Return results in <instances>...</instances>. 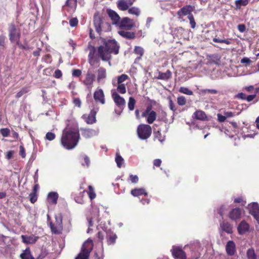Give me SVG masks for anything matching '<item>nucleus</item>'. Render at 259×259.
I'll use <instances>...</instances> for the list:
<instances>
[{
	"label": "nucleus",
	"instance_id": "1",
	"mask_svg": "<svg viewBox=\"0 0 259 259\" xmlns=\"http://www.w3.org/2000/svg\"><path fill=\"white\" fill-rule=\"evenodd\" d=\"M80 139V135L77 128H66L63 131L61 143L66 149L74 148Z\"/></svg>",
	"mask_w": 259,
	"mask_h": 259
},
{
	"label": "nucleus",
	"instance_id": "2",
	"mask_svg": "<svg viewBox=\"0 0 259 259\" xmlns=\"http://www.w3.org/2000/svg\"><path fill=\"white\" fill-rule=\"evenodd\" d=\"M119 46L114 39H109L104 42L103 45L98 48L97 55L104 61L111 59V54L117 55L119 52Z\"/></svg>",
	"mask_w": 259,
	"mask_h": 259
},
{
	"label": "nucleus",
	"instance_id": "3",
	"mask_svg": "<svg viewBox=\"0 0 259 259\" xmlns=\"http://www.w3.org/2000/svg\"><path fill=\"white\" fill-rule=\"evenodd\" d=\"M93 243L92 240H87L82 245L81 251L75 259H88L90 253L93 249Z\"/></svg>",
	"mask_w": 259,
	"mask_h": 259
},
{
	"label": "nucleus",
	"instance_id": "4",
	"mask_svg": "<svg viewBox=\"0 0 259 259\" xmlns=\"http://www.w3.org/2000/svg\"><path fill=\"white\" fill-rule=\"evenodd\" d=\"M152 128L148 124H140L137 128L138 137L142 140L148 139L151 135Z\"/></svg>",
	"mask_w": 259,
	"mask_h": 259
},
{
	"label": "nucleus",
	"instance_id": "5",
	"mask_svg": "<svg viewBox=\"0 0 259 259\" xmlns=\"http://www.w3.org/2000/svg\"><path fill=\"white\" fill-rule=\"evenodd\" d=\"M9 36L10 40L11 42H13L16 41L18 45L20 46L22 48H24V47L20 43V34L17 32L16 27L14 24H11L10 26Z\"/></svg>",
	"mask_w": 259,
	"mask_h": 259
},
{
	"label": "nucleus",
	"instance_id": "6",
	"mask_svg": "<svg viewBox=\"0 0 259 259\" xmlns=\"http://www.w3.org/2000/svg\"><path fill=\"white\" fill-rule=\"evenodd\" d=\"M142 116L146 117L147 122L151 124L156 120L157 114L156 112L151 110V107H148L146 110L142 113Z\"/></svg>",
	"mask_w": 259,
	"mask_h": 259
},
{
	"label": "nucleus",
	"instance_id": "7",
	"mask_svg": "<svg viewBox=\"0 0 259 259\" xmlns=\"http://www.w3.org/2000/svg\"><path fill=\"white\" fill-rule=\"evenodd\" d=\"M118 26L120 29L130 30L135 26V24L133 20L124 17L118 23Z\"/></svg>",
	"mask_w": 259,
	"mask_h": 259
},
{
	"label": "nucleus",
	"instance_id": "8",
	"mask_svg": "<svg viewBox=\"0 0 259 259\" xmlns=\"http://www.w3.org/2000/svg\"><path fill=\"white\" fill-rule=\"evenodd\" d=\"M82 136L85 139H90L96 136L99 134L98 129L84 128L80 129Z\"/></svg>",
	"mask_w": 259,
	"mask_h": 259
},
{
	"label": "nucleus",
	"instance_id": "9",
	"mask_svg": "<svg viewBox=\"0 0 259 259\" xmlns=\"http://www.w3.org/2000/svg\"><path fill=\"white\" fill-rule=\"evenodd\" d=\"M112 97L116 105L120 110H123L125 105V101L123 98L120 96L116 92H113Z\"/></svg>",
	"mask_w": 259,
	"mask_h": 259
},
{
	"label": "nucleus",
	"instance_id": "10",
	"mask_svg": "<svg viewBox=\"0 0 259 259\" xmlns=\"http://www.w3.org/2000/svg\"><path fill=\"white\" fill-rule=\"evenodd\" d=\"M95 79V75L92 73L91 71H88L86 74L85 78L83 80V83L88 89H91Z\"/></svg>",
	"mask_w": 259,
	"mask_h": 259
},
{
	"label": "nucleus",
	"instance_id": "11",
	"mask_svg": "<svg viewBox=\"0 0 259 259\" xmlns=\"http://www.w3.org/2000/svg\"><path fill=\"white\" fill-rule=\"evenodd\" d=\"M173 256L177 259H186V255L184 251L179 247L174 246L171 249Z\"/></svg>",
	"mask_w": 259,
	"mask_h": 259
},
{
	"label": "nucleus",
	"instance_id": "12",
	"mask_svg": "<svg viewBox=\"0 0 259 259\" xmlns=\"http://www.w3.org/2000/svg\"><path fill=\"white\" fill-rule=\"evenodd\" d=\"M76 6L77 0H67L63 8L69 13H72L75 11Z\"/></svg>",
	"mask_w": 259,
	"mask_h": 259
},
{
	"label": "nucleus",
	"instance_id": "13",
	"mask_svg": "<svg viewBox=\"0 0 259 259\" xmlns=\"http://www.w3.org/2000/svg\"><path fill=\"white\" fill-rule=\"evenodd\" d=\"M94 98L95 100L97 102H100L102 104L105 103L104 94L103 91L101 89H97L94 94Z\"/></svg>",
	"mask_w": 259,
	"mask_h": 259
},
{
	"label": "nucleus",
	"instance_id": "14",
	"mask_svg": "<svg viewBox=\"0 0 259 259\" xmlns=\"http://www.w3.org/2000/svg\"><path fill=\"white\" fill-rule=\"evenodd\" d=\"M133 4L132 0H118L117 2L118 8L121 11H125Z\"/></svg>",
	"mask_w": 259,
	"mask_h": 259
},
{
	"label": "nucleus",
	"instance_id": "15",
	"mask_svg": "<svg viewBox=\"0 0 259 259\" xmlns=\"http://www.w3.org/2000/svg\"><path fill=\"white\" fill-rule=\"evenodd\" d=\"M106 70L103 67H100L97 71V81L98 83H104L106 78Z\"/></svg>",
	"mask_w": 259,
	"mask_h": 259
},
{
	"label": "nucleus",
	"instance_id": "16",
	"mask_svg": "<svg viewBox=\"0 0 259 259\" xmlns=\"http://www.w3.org/2000/svg\"><path fill=\"white\" fill-rule=\"evenodd\" d=\"M193 10L192 6L188 5L181 8L177 13L179 16V19H182L183 16L189 15V14H192L191 12Z\"/></svg>",
	"mask_w": 259,
	"mask_h": 259
},
{
	"label": "nucleus",
	"instance_id": "17",
	"mask_svg": "<svg viewBox=\"0 0 259 259\" xmlns=\"http://www.w3.org/2000/svg\"><path fill=\"white\" fill-rule=\"evenodd\" d=\"M96 111L92 110L89 115H83L82 118L88 124H93L96 121Z\"/></svg>",
	"mask_w": 259,
	"mask_h": 259
},
{
	"label": "nucleus",
	"instance_id": "18",
	"mask_svg": "<svg viewBox=\"0 0 259 259\" xmlns=\"http://www.w3.org/2000/svg\"><path fill=\"white\" fill-rule=\"evenodd\" d=\"M249 224L244 221H241L237 227L238 233L241 235L248 232L249 231Z\"/></svg>",
	"mask_w": 259,
	"mask_h": 259
},
{
	"label": "nucleus",
	"instance_id": "19",
	"mask_svg": "<svg viewBox=\"0 0 259 259\" xmlns=\"http://www.w3.org/2000/svg\"><path fill=\"white\" fill-rule=\"evenodd\" d=\"M226 250L229 255H233L236 251V246L233 241H229L226 246Z\"/></svg>",
	"mask_w": 259,
	"mask_h": 259
},
{
	"label": "nucleus",
	"instance_id": "20",
	"mask_svg": "<svg viewBox=\"0 0 259 259\" xmlns=\"http://www.w3.org/2000/svg\"><path fill=\"white\" fill-rule=\"evenodd\" d=\"M22 241L26 244H33L37 240L38 237L33 235L30 236L21 235Z\"/></svg>",
	"mask_w": 259,
	"mask_h": 259
},
{
	"label": "nucleus",
	"instance_id": "21",
	"mask_svg": "<svg viewBox=\"0 0 259 259\" xmlns=\"http://www.w3.org/2000/svg\"><path fill=\"white\" fill-rule=\"evenodd\" d=\"M108 14L113 21V24L118 25L120 22V17L115 11L109 10L108 11Z\"/></svg>",
	"mask_w": 259,
	"mask_h": 259
},
{
	"label": "nucleus",
	"instance_id": "22",
	"mask_svg": "<svg viewBox=\"0 0 259 259\" xmlns=\"http://www.w3.org/2000/svg\"><path fill=\"white\" fill-rule=\"evenodd\" d=\"M241 211L240 208H235L233 209L229 213V218L232 220L236 221L240 218Z\"/></svg>",
	"mask_w": 259,
	"mask_h": 259
},
{
	"label": "nucleus",
	"instance_id": "23",
	"mask_svg": "<svg viewBox=\"0 0 259 259\" xmlns=\"http://www.w3.org/2000/svg\"><path fill=\"white\" fill-rule=\"evenodd\" d=\"M118 33L120 36L127 39H134L135 37L134 32L128 31L125 29H120L118 30Z\"/></svg>",
	"mask_w": 259,
	"mask_h": 259
},
{
	"label": "nucleus",
	"instance_id": "24",
	"mask_svg": "<svg viewBox=\"0 0 259 259\" xmlns=\"http://www.w3.org/2000/svg\"><path fill=\"white\" fill-rule=\"evenodd\" d=\"M58 194L55 192H50L48 195V200L50 203L56 204L57 203Z\"/></svg>",
	"mask_w": 259,
	"mask_h": 259
},
{
	"label": "nucleus",
	"instance_id": "25",
	"mask_svg": "<svg viewBox=\"0 0 259 259\" xmlns=\"http://www.w3.org/2000/svg\"><path fill=\"white\" fill-rule=\"evenodd\" d=\"M102 20L99 16H95L94 19V24L96 31L100 33L101 32Z\"/></svg>",
	"mask_w": 259,
	"mask_h": 259
},
{
	"label": "nucleus",
	"instance_id": "26",
	"mask_svg": "<svg viewBox=\"0 0 259 259\" xmlns=\"http://www.w3.org/2000/svg\"><path fill=\"white\" fill-rule=\"evenodd\" d=\"M193 117L197 119L205 120L207 119V116L205 112L202 110H197L193 114Z\"/></svg>",
	"mask_w": 259,
	"mask_h": 259
},
{
	"label": "nucleus",
	"instance_id": "27",
	"mask_svg": "<svg viewBox=\"0 0 259 259\" xmlns=\"http://www.w3.org/2000/svg\"><path fill=\"white\" fill-rule=\"evenodd\" d=\"M88 49L90 51V53L89 54V62L92 65H93V60L97 53V50L95 47L91 45H89L88 46Z\"/></svg>",
	"mask_w": 259,
	"mask_h": 259
},
{
	"label": "nucleus",
	"instance_id": "28",
	"mask_svg": "<svg viewBox=\"0 0 259 259\" xmlns=\"http://www.w3.org/2000/svg\"><path fill=\"white\" fill-rule=\"evenodd\" d=\"M220 227L226 233L229 234L232 233V227L229 223L222 222L220 224Z\"/></svg>",
	"mask_w": 259,
	"mask_h": 259
},
{
	"label": "nucleus",
	"instance_id": "29",
	"mask_svg": "<svg viewBox=\"0 0 259 259\" xmlns=\"http://www.w3.org/2000/svg\"><path fill=\"white\" fill-rule=\"evenodd\" d=\"M131 194L135 197H137L143 194H144L145 196L147 195V193L143 188L133 189L131 191Z\"/></svg>",
	"mask_w": 259,
	"mask_h": 259
},
{
	"label": "nucleus",
	"instance_id": "30",
	"mask_svg": "<svg viewBox=\"0 0 259 259\" xmlns=\"http://www.w3.org/2000/svg\"><path fill=\"white\" fill-rule=\"evenodd\" d=\"M115 161L116 163L117 166L118 168L121 167V166H124V159L121 157V156L119 154L118 152L116 153V156L115 158Z\"/></svg>",
	"mask_w": 259,
	"mask_h": 259
},
{
	"label": "nucleus",
	"instance_id": "31",
	"mask_svg": "<svg viewBox=\"0 0 259 259\" xmlns=\"http://www.w3.org/2000/svg\"><path fill=\"white\" fill-rule=\"evenodd\" d=\"M62 216L59 214L56 217V225L58 226V229L55 230V232L56 233H61L62 230Z\"/></svg>",
	"mask_w": 259,
	"mask_h": 259
},
{
	"label": "nucleus",
	"instance_id": "32",
	"mask_svg": "<svg viewBox=\"0 0 259 259\" xmlns=\"http://www.w3.org/2000/svg\"><path fill=\"white\" fill-rule=\"evenodd\" d=\"M171 72L167 70L165 72H159L158 76L157 77V78L158 79L162 80H167L171 77Z\"/></svg>",
	"mask_w": 259,
	"mask_h": 259
},
{
	"label": "nucleus",
	"instance_id": "33",
	"mask_svg": "<svg viewBox=\"0 0 259 259\" xmlns=\"http://www.w3.org/2000/svg\"><path fill=\"white\" fill-rule=\"evenodd\" d=\"M157 120L160 121H163L165 123L168 122V119L167 118V114L164 111L159 112L158 115H157Z\"/></svg>",
	"mask_w": 259,
	"mask_h": 259
},
{
	"label": "nucleus",
	"instance_id": "34",
	"mask_svg": "<svg viewBox=\"0 0 259 259\" xmlns=\"http://www.w3.org/2000/svg\"><path fill=\"white\" fill-rule=\"evenodd\" d=\"M248 3V0H236L235 2L237 9H240L242 6H246Z\"/></svg>",
	"mask_w": 259,
	"mask_h": 259
},
{
	"label": "nucleus",
	"instance_id": "35",
	"mask_svg": "<svg viewBox=\"0 0 259 259\" xmlns=\"http://www.w3.org/2000/svg\"><path fill=\"white\" fill-rule=\"evenodd\" d=\"M246 255L248 259H256V255L253 248H251L247 250Z\"/></svg>",
	"mask_w": 259,
	"mask_h": 259
},
{
	"label": "nucleus",
	"instance_id": "36",
	"mask_svg": "<svg viewBox=\"0 0 259 259\" xmlns=\"http://www.w3.org/2000/svg\"><path fill=\"white\" fill-rule=\"evenodd\" d=\"M89 191L88 192V194L89 198L92 200L96 198V194L95 191V189L92 186H89L88 187Z\"/></svg>",
	"mask_w": 259,
	"mask_h": 259
},
{
	"label": "nucleus",
	"instance_id": "37",
	"mask_svg": "<svg viewBox=\"0 0 259 259\" xmlns=\"http://www.w3.org/2000/svg\"><path fill=\"white\" fill-rule=\"evenodd\" d=\"M22 259H32V257L30 254L29 249H26L23 253L20 255Z\"/></svg>",
	"mask_w": 259,
	"mask_h": 259
},
{
	"label": "nucleus",
	"instance_id": "38",
	"mask_svg": "<svg viewBox=\"0 0 259 259\" xmlns=\"http://www.w3.org/2000/svg\"><path fill=\"white\" fill-rule=\"evenodd\" d=\"M228 209V206L227 205H222L219 209H218V212L221 217H223Z\"/></svg>",
	"mask_w": 259,
	"mask_h": 259
},
{
	"label": "nucleus",
	"instance_id": "39",
	"mask_svg": "<svg viewBox=\"0 0 259 259\" xmlns=\"http://www.w3.org/2000/svg\"><path fill=\"white\" fill-rule=\"evenodd\" d=\"M135 104L136 100L134 98L132 97H130L128 102V108L130 110L132 111L134 109Z\"/></svg>",
	"mask_w": 259,
	"mask_h": 259
},
{
	"label": "nucleus",
	"instance_id": "40",
	"mask_svg": "<svg viewBox=\"0 0 259 259\" xmlns=\"http://www.w3.org/2000/svg\"><path fill=\"white\" fill-rule=\"evenodd\" d=\"M134 52L137 55H139V58H140L143 55L144 49L141 47L136 46L135 48Z\"/></svg>",
	"mask_w": 259,
	"mask_h": 259
},
{
	"label": "nucleus",
	"instance_id": "41",
	"mask_svg": "<svg viewBox=\"0 0 259 259\" xmlns=\"http://www.w3.org/2000/svg\"><path fill=\"white\" fill-rule=\"evenodd\" d=\"M179 92L183 94L188 95H192L193 92L190 90L188 88L186 87H181L179 89Z\"/></svg>",
	"mask_w": 259,
	"mask_h": 259
},
{
	"label": "nucleus",
	"instance_id": "42",
	"mask_svg": "<svg viewBox=\"0 0 259 259\" xmlns=\"http://www.w3.org/2000/svg\"><path fill=\"white\" fill-rule=\"evenodd\" d=\"M128 12L130 14L135 15L137 16H139L140 14V11L139 9L136 7H132L129 9Z\"/></svg>",
	"mask_w": 259,
	"mask_h": 259
},
{
	"label": "nucleus",
	"instance_id": "43",
	"mask_svg": "<svg viewBox=\"0 0 259 259\" xmlns=\"http://www.w3.org/2000/svg\"><path fill=\"white\" fill-rule=\"evenodd\" d=\"M200 94H205L207 93H209L211 94H216L218 93V91L215 90L213 89H204L200 91Z\"/></svg>",
	"mask_w": 259,
	"mask_h": 259
},
{
	"label": "nucleus",
	"instance_id": "44",
	"mask_svg": "<svg viewBox=\"0 0 259 259\" xmlns=\"http://www.w3.org/2000/svg\"><path fill=\"white\" fill-rule=\"evenodd\" d=\"M117 91L120 94H125L126 93V88L124 84H118L117 88Z\"/></svg>",
	"mask_w": 259,
	"mask_h": 259
},
{
	"label": "nucleus",
	"instance_id": "45",
	"mask_svg": "<svg viewBox=\"0 0 259 259\" xmlns=\"http://www.w3.org/2000/svg\"><path fill=\"white\" fill-rule=\"evenodd\" d=\"M178 104L180 106H183L185 105L186 103V100L185 97L184 96H180L177 99Z\"/></svg>",
	"mask_w": 259,
	"mask_h": 259
},
{
	"label": "nucleus",
	"instance_id": "46",
	"mask_svg": "<svg viewBox=\"0 0 259 259\" xmlns=\"http://www.w3.org/2000/svg\"><path fill=\"white\" fill-rule=\"evenodd\" d=\"M128 76L126 74H122L118 77L117 82L118 84H122V82L128 78Z\"/></svg>",
	"mask_w": 259,
	"mask_h": 259
},
{
	"label": "nucleus",
	"instance_id": "47",
	"mask_svg": "<svg viewBox=\"0 0 259 259\" xmlns=\"http://www.w3.org/2000/svg\"><path fill=\"white\" fill-rule=\"evenodd\" d=\"M213 41L215 42H219V43H225L227 45L231 44V41L228 39H219L217 38H214L213 39Z\"/></svg>",
	"mask_w": 259,
	"mask_h": 259
},
{
	"label": "nucleus",
	"instance_id": "48",
	"mask_svg": "<svg viewBox=\"0 0 259 259\" xmlns=\"http://www.w3.org/2000/svg\"><path fill=\"white\" fill-rule=\"evenodd\" d=\"M188 18L190 21V24L191 25V28H194L195 27L196 23L193 15L189 14V15L188 16Z\"/></svg>",
	"mask_w": 259,
	"mask_h": 259
},
{
	"label": "nucleus",
	"instance_id": "49",
	"mask_svg": "<svg viewBox=\"0 0 259 259\" xmlns=\"http://www.w3.org/2000/svg\"><path fill=\"white\" fill-rule=\"evenodd\" d=\"M56 137L54 133L52 132H48L46 135V139L49 141L53 140Z\"/></svg>",
	"mask_w": 259,
	"mask_h": 259
},
{
	"label": "nucleus",
	"instance_id": "50",
	"mask_svg": "<svg viewBox=\"0 0 259 259\" xmlns=\"http://www.w3.org/2000/svg\"><path fill=\"white\" fill-rule=\"evenodd\" d=\"M116 238L117 236L115 234L110 236L107 241L108 244H113L115 242Z\"/></svg>",
	"mask_w": 259,
	"mask_h": 259
},
{
	"label": "nucleus",
	"instance_id": "51",
	"mask_svg": "<svg viewBox=\"0 0 259 259\" xmlns=\"http://www.w3.org/2000/svg\"><path fill=\"white\" fill-rule=\"evenodd\" d=\"M30 201L32 203H34L37 200V195L35 193H31L29 195Z\"/></svg>",
	"mask_w": 259,
	"mask_h": 259
},
{
	"label": "nucleus",
	"instance_id": "52",
	"mask_svg": "<svg viewBox=\"0 0 259 259\" xmlns=\"http://www.w3.org/2000/svg\"><path fill=\"white\" fill-rule=\"evenodd\" d=\"M1 133L4 137H7L10 134V130L7 128H2Z\"/></svg>",
	"mask_w": 259,
	"mask_h": 259
},
{
	"label": "nucleus",
	"instance_id": "53",
	"mask_svg": "<svg viewBox=\"0 0 259 259\" xmlns=\"http://www.w3.org/2000/svg\"><path fill=\"white\" fill-rule=\"evenodd\" d=\"M28 89L27 88H23L20 92H19L16 95V98H19L21 97L23 94L27 93Z\"/></svg>",
	"mask_w": 259,
	"mask_h": 259
},
{
	"label": "nucleus",
	"instance_id": "54",
	"mask_svg": "<svg viewBox=\"0 0 259 259\" xmlns=\"http://www.w3.org/2000/svg\"><path fill=\"white\" fill-rule=\"evenodd\" d=\"M78 24V20L76 18H73L69 21V24L71 27L76 26Z\"/></svg>",
	"mask_w": 259,
	"mask_h": 259
},
{
	"label": "nucleus",
	"instance_id": "55",
	"mask_svg": "<svg viewBox=\"0 0 259 259\" xmlns=\"http://www.w3.org/2000/svg\"><path fill=\"white\" fill-rule=\"evenodd\" d=\"M130 180L133 183H137L139 181V178L137 175H131Z\"/></svg>",
	"mask_w": 259,
	"mask_h": 259
},
{
	"label": "nucleus",
	"instance_id": "56",
	"mask_svg": "<svg viewBox=\"0 0 259 259\" xmlns=\"http://www.w3.org/2000/svg\"><path fill=\"white\" fill-rule=\"evenodd\" d=\"M155 137L158 140V141H159L160 142H162L163 140H164V139L161 136V133L160 132V131H157L156 133H155Z\"/></svg>",
	"mask_w": 259,
	"mask_h": 259
},
{
	"label": "nucleus",
	"instance_id": "57",
	"mask_svg": "<svg viewBox=\"0 0 259 259\" xmlns=\"http://www.w3.org/2000/svg\"><path fill=\"white\" fill-rule=\"evenodd\" d=\"M81 74V71L79 69H74L72 71V75L75 77H79Z\"/></svg>",
	"mask_w": 259,
	"mask_h": 259
},
{
	"label": "nucleus",
	"instance_id": "58",
	"mask_svg": "<svg viewBox=\"0 0 259 259\" xmlns=\"http://www.w3.org/2000/svg\"><path fill=\"white\" fill-rule=\"evenodd\" d=\"M14 151L11 150L9 151L6 153V157L7 159H10L13 158V155L14 154Z\"/></svg>",
	"mask_w": 259,
	"mask_h": 259
},
{
	"label": "nucleus",
	"instance_id": "59",
	"mask_svg": "<svg viewBox=\"0 0 259 259\" xmlns=\"http://www.w3.org/2000/svg\"><path fill=\"white\" fill-rule=\"evenodd\" d=\"M20 155L22 158H25L26 156L25 149L22 145L20 146Z\"/></svg>",
	"mask_w": 259,
	"mask_h": 259
},
{
	"label": "nucleus",
	"instance_id": "60",
	"mask_svg": "<svg viewBox=\"0 0 259 259\" xmlns=\"http://www.w3.org/2000/svg\"><path fill=\"white\" fill-rule=\"evenodd\" d=\"M217 116L218 120L221 122L225 121V120L226 119V116H225V115H222L221 114H218Z\"/></svg>",
	"mask_w": 259,
	"mask_h": 259
},
{
	"label": "nucleus",
	"instance_id": "61",
	"mask_svg": "<svg viewBox=\"0 0 259 259\" xmlns=\"http://www.w3.org/2000/svg\"><path fill=\"white\" fill-rule=\"evenodd\" d=\"M237 28L240 32H244L246 30V27L244 24L238 25Z\"/></svg>",
	"mask_w": 259,
	"mask_h": 259
},
{
	"label": "nucleus",
	"instance_id": "62",
	"mask_svg": "<svg viewBox=\"0 0 259 259\" xmlns=\"http://www.w3.org/2000/svg\"><path fill=\"white\" fill-rule=\"evenodd\" d=\"M73 103L76 106L78 107H80L81 106V101L79 98L74 99Z\"/></svg>",
	"mask_w": 259,
	"mask_h": 259
},
{
	"label": "nucleus",
	"instance_id": "63",
	"mask_svg": "<svg viewBox=\"0 0 259 259\" xmlns=\"http://www.w3.org/2000/svg\"><path fill=\"white\" fill-rule=\"evenodd\" d=\"M169 107L170 109L173 111H175L176 110L175 108V104L171 99H169Z\"/></svg>",
	"mask_w": 259,
	"mask_h": 259
},
{
	"label": "nucleus",
	"instance_id": "64",
	"mask_svg": "<svg viewBox=\"0 0 259 259\" xmlns=\"http://www.w3.org/2000/svg\"><path fill=\"white\" fill-rule=\"evenodd\" d=\"M62 74L61 70L58 69L55 71L54 76L56 78H59L62 76Z\"/></svg>",
	"mask_w": 259,
	"mask_h": 259
}]
</instances>
